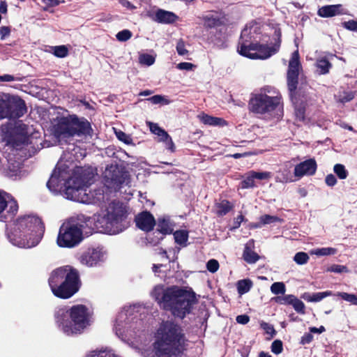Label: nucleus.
I'll return each mask as SVG.
<instances>
[{
  "mask_svg": "<svg viewBox=\"0 0 357 357\" xmlns=\"http://www.w3.org/2000/svg\"><path fill=\"white\" fill-rule=\"evenodd\" d=\"M91 174L81 167L70 169L59 162L47 186L54 193L63 192L67 199L82 203H96L104 199L100 190L91 197L86 192Z\"/></svg>",
  "mask_w": 357,
  "mask_h": 357,
  "instance_id": "obj_1",
  "label": "nucleus"
},
{
  "mask_svg": "<svg viewBox=\"0 0 357 357\" xmlns=\"http://www.w3.org/2000/svg\"><path fill=\"white\" fill-rule=\"evenodd\" d=\"M260 26L256 22L247 25L242 31L238 46V52L252 59H266L275 54L280 46L281 31L276 29L272 39L260 36Z\"/></svg>",
  "mask_w": 357,
  "mask_h": 357,
  "instance_id": "obj_2",
  "label": "nucleus"
},
{
  "mask_svg": "<svg viewBox=\"0 0 357 357\" xmlns=\"http://www.w3.org/2000/svg\"><path fill=\"white\" fill-rule=\"evenodd\" d=\"M44 231L40 218L35 215H24L17 218L9 226L7 236L15 246L31 248L39 243Z\"/></svg>",
  "mask_w": 357,
  "mask_h": 357,
  "instance_id": "obj_3",
  "label": "nucleus"
},
{
  "mask_svg": "<svg viewBox=\"0 0 357 357\" xmlns=\"http://www.w3.org/2000/svg\"><path fill=\"white\" fill-rule=\"evenodd\" d=\"M152 296L161 307L170 310L175 317L181 319L190 312L192 305L196 302L194 292L176 286L167 289L161 286L155 287Z\"/></svg>",
  "mask_w": 357,
  "mask_h": 357,
  "instance_id": "obj_4",
  "label": "nucleus"
},
{
  "mask_svg": "<svg viewBox=\"0 0 357 357\" xmlns=\"http://www.w3.org/2000/svg\"><path fill=\"white\" fill-rule=\"evenodd\" d=\"M55 321L59 328L66 335H78L91 325L93 313L82 304L66 306L56 311Z\"/></svg>",
  "mask_w": 357,
  "mask_h": 357,
  "instance_id": "obj_5",
  "label": "nucleus"
},
{
  "mask_svg": "<svg viewBox=\"0 0 357 357\" xmlns=\"http://www.w3.org/2000/svg\"><path fill=\"white\" fill-rule=\"evenodd\" d=\"M126 216V206L119 202H112L103 206L100 211L93 215V220L98 231L114 235L127 227L125 222Z\"/></svg>",
  "mask_w": 357,
  "mask_h": 357,
  "instance_id": "obj_6",
  "label": "nucleus"
},
{
  "mask_svg": "<svg viewBox=\"0 0 357 357\" xmlns=\"http://www.w3.org/2000/svg\"><path fill=\"white\" fill-rule=\"evenodd\" d=\"M183 343L180 328L171 321H166L158 330L154 349L160 357H176L182 351Z\"/></svg>",
  "mask_w": 357,
  "mask_h": 357,
  "instance_id": "obj_7",
  "label": "nucleus"
},
{
  "mask_svg": "<svg viewBox=\"0 0 357 357\" xmlns=\"http://www.w3.org/2000/svg\"><path fill=\"white\" fill-rule=\"evenodd\" d=\"M48 282L53 294L63 299L72 297L78 291L80 286L77 271L69 266L54 270Z\"/></svg>",
  "mask_w": 357,
  "mask_h": 357,
  "instance_id": "obj_8",
  "label": "nucleus"
},
{
  "mask_svg": "<svg viewBox=\"0 0 357 357\" xmlns=\"http://www.w3.org/2000/svg\"><path fill=\"white\" fill-rule=\"evenodd\" d=\"M91 127L88 121L75 115L57 118L53 124V132L59 139L74 136L90 135Z\"/></svg>",
  "mask_w": 357,
  "mask_h": 357,
  "instance_id": "obj_9",
  "label": "nucleus"
},
{
  "mask_svg": "<svg viewBox=\"0 0 357 357\" xmlns=\"http://www.w3.org/2000/svg\"><path fill=\"white\" fill-rule=\"evenodd\" d=\"M267 93H261L252 98L250 102V109L254 113L278 119L282 114L280 97L278 92L272 89L267 90Z\"/></svg>",
  "mask_w": 357,
  "mask_h": 357,
  "instance_id": "obj_10",
  "label": "nucleus"
},
{
  "mask_svg": "<svg viewBox=\"0 0 357 357\" xmlns=\"http://www.w3.org/2000/svg\"><path fill=\"white\" fill-rule=\"evenodd\" d=\"M82 240V225L75 220H69L61 226L56 243L61 248H72L78 245Z\"/></svg>",
  "mask_w": 357,
  "mask_h": 357,
  "instance_id": "obj_11",
  "label": "nucleus"
},
{
  "mask_svg": "<svg viewBox=\"0 0 357 357\" xmlns=\"http://www.w3.org/2000/svg\"><path fill=\"white\" fill-rule=\"evenodd\" d=\"M26 112L24 101L17 96L0 94V119H15Z\"/></svg>",
  "mask_w": 357,
  "mask_h": 357,
  "instance_id": "obj_12",
  "label": "nucleus"
},
{
  "mask_svg": "<svg viewBox=\"0 0 357 357\" xmlns=\"http://www.w3.org/2000/svg\"><path fill=\"white\" fill-rule=\"evenodd\" d=\"M137 308V306H129L124 307L116 316L114 321L113 330L115 334L122 340H130L135 333L130 328L132 327L131 322L134 321L135 317H130Z\"/></svg>",
  "mask_w": 357,
  "mask_h": 357,
  "instance_id": "obj_13",
  "label": "nucleus"
},
{
  "mask_svg": "<svg viewBox=\"0 0 357 357\" xmlns=\"http://www.w3.org/2000/svg\"><path fill=\"white\" fill-rule=\"evenodd\" d=\"M107 258V252L102 247L89 248L83 252L79 257V263L89 268L97 267L104 263Z\"/></svg>",
  "mask_w": 357,
  "mask_h": 357,
  "instance_id": "obj_14",
  "label": "nucleus"
},
{
  "mask_svg": "<svg viewBox=\"0 0 357 357\" xmlns=\"http://www.w3.org/2000/svg\"><path fill=\"white\" fill-rule=\"evenodd\" d=\"M301 69L299 54L296 50L291 54L287 70V84L291 92L294 91L297 87L298 75Z\"/></svg>",
  "mask_w": 357,
  "mask_h": 357,
  "instance_id": "obj_15",
  "label": "nucleus"
},
{
  "mask_svg": "<svg viewBox=\"0 0 357 357\" xmlns=\"http://www.w3.org/2000/svg\"><path fill=\"white\" fill-rule=\"evenodd\" d=\"M104 177L105 185L109 188L116 190L125 182L126 175L122 173L118 167L111 165L106 168Z\"/></svg>",
  "mask_w": 357,
  "mask_h": 357,
  "instance_id": "obj_16",
  "label": "nucleus"
},
{
  "mask_svg": "<svg viewBox=\"0 0 357 357\" xmlns=\"http://www.w3.org/2000/svg\"><path fill=\"white\" fill-rule=\"evenodd\" d=\"M317 167V162L312 158L301 162L294 167V176L299 179L305 176L314 175L316 172Z\"/></svg>",
  "mask_w": 357,
  "mask_h": 357,
  "instance_id": "obj_17",
  "label": "nucleus"
},
{
  "mask_svg": "<svg viewBox=\"0 0 357 357\" xmlns=\"http://www.w3.org/2000/svg\"><path fill=\"white\" fill-rule=\"evenodd\" d=\"M136 225L140 229L149 231L153 229L155 225L153 216L147 211H144L135 217Z\"/></svg>",
  "mask_w": 357,
  "mask_h": 357,
  "instance_id": "obj_18",
  "label": "nucleus"
},
{
  "mask_svg": "<svg viewBox=\"0 0 357 357\" xmlns=\"http://www.w3.org/2000/svg\"><path fill=\"white\" fill-rule=\"evenodd\" d=\"M8 206V212L15 215L18 211V204L13 197L8 193L0 190V213Z\"/></svg>",
  "mask_w": 357,
  "mask_h": 357,
  "instance_id": "obj_19",
  "label": "nucleus"
},
{
  "mask_svg": "<svg viewBox=\"0 0 357 357\" xmlns=\"http://www.w3.org/2000/svg\"><path fill=\"white\" fill-rule=\"evenodd\" d=\"M29 128L22 122L15 123L13 130V139L18 144H25L28 142Z\"/></svg>",
  "mask_w": 357,
  "mask_h": 357,
  "instance_id": "obj_20",
  "label": "nucleus"
},
{
  "mask_svg": "<svg viewBox=\"0 0 357 357\" xmlns=\"http://www.w3.org/2000/svg\"><path fill=\"white\" fill-rule=\"evenodd\" d=\"M153 21L160 24H172L176 22L178 17L172 12L158 9L152 15Z\"/></svg>",
  "mask_w": 357,
  "mask_h": 357,
  "instance_id": "obj_21",
  "label": "nucleus"
},
{
  "mask_svg": "<svg viewBox=\"0 0 357 357\" xmlns=\"http://www.w3.org/2000/svg\"><path fill=\"white\" fill-rule=\"evenodd\" d=\"M344 13L341 4L324 6L318 10V15L322 17H331Z\"/></svg>",
  "mask_w": 357,
  "mask_h": 357,
  "instance_id": "obj_22",
  "label": "nucleus"
},
{
  "mask_svg": "<svg viewBox=\"0 0 357 357\" xmlns=\"http://www.w3.org/2000/svg\"><path fill=\"white\" fill-rule=\"evenodd\" d=\"M253 248L254 241L252 240H250L245 244V249L243 251V259L249 264H254L256 261H257L259 259V255L252 250Z\"/></svg>",
  "mask_w": 357,
  "mask_h": 357,
  "instance_id": "obj_23",
  "label": "nucleus"
},
{
  "mask_svg": "<svg viewBox=\"0 0 357 357\" xmlns=\"http://www.w3.org/2000/svg\"><path fill=\"white\" fill-rule=\"evenodd\" d=\"M197 118L202 123L208 126H224L227 125V122L223 119L211 116L204 113L199 114Z\"/></svg>",
  "mask_w": 357,
  "mask_h": 357,
  "instance_id": "obj_24",
  "label": "nucleus"
},
{
  "mask_svg": "<svg viewBox=\"0 0 357 357\" xmlns=\"http://www.w3.org/2000/svg\"><path fill=\"white\" fill-rule=\"evenodd\" d=\"M157 225L158 230L162 234H169L172 233L174 228V224L168 217L159 218Z\"/></svg>",
  "mask_w": 357,
  "mask_h": 357,
  "instance_id": "obj_25",
  "label": "nucleus"
},
{
  "mask_svg": "<svg viewBox=\"0 0 357 357\" xmlns=\"http://www.w3.org/2000/svg\"><path fill=\"white\" fill-rule=\"evenodd\" d=\"M332 295L333 294L331 291L317 292L313 294L305 292L301 296V298L307 302H319L324 298Z\"/></svg>",
  "mask_w": 357,
  "mask_h": 357,
  "instance_id": "obj_26",
  "label": "nucleus"
},
{
  "mask_svg": "<svg viewBox=\"0 0 357 357\" xmlns=\"http://www.w3.org/2000/svg\"><path fill=\"white\" fill-rule=\"evenodd\" d=\"M317 72L320 75H326L329 73L330 69L332 68V64L330 63L328 59L322 56L317 59L316 64Z\"/></svg>",
  "mask_w": 357,
  "mask_h": 357,
  "instance_id": "obj_27",
  "label": "nucleus"
},
{
  "mask_svg": "<svg viewBox=\"0 0 357 357\" xmlns=\"http://www.w3.org/2000/svg\"><path fill=\"white\" fill-rule=\"evenodd\" d=\"M204 25L207 27H215L221 23L220 15L216 13H210L203 17Z\"/></svg>",
  "mask_w": 357,
  "mask_h": 357,
  "instance_id": "obj_28",
  "label": "nucleus"
},
{
  "mask_svg": "<svg viewBox=\"0 0 357 357\" xmlns=\"http://www.w3.org/2000/svg\"><path fill=\"white\" fill-rule=\"evenodd\" d=\"M58 58H64L68 55L69 49L66 45L50 46L46 50Z\"/></svg>",
  "mask_w": 357,
  "mask_h": 357,
  "instance_id": "obj_29",
  "label": "nucleus"
},
{
  "mask_svg": "<svg viewBox=\"0 0 357 357\" xmlns=\"http://www.w3.org/2000/svg\"><path fill=\"white\" fill-rule=\"evenodd\" d=\"M156 54L141 53L139 55V63L142 65L150 66L155 61Z\"/></svg>",
  "mask_w": 357,
  "mask_h": 357,
  "instance_id": "obj_30",
  "label": "nucleus"
},
{
  "mask_svg": "<svg viewBox=\"0 0 357 357\" xmlns=\"http://www.w3.org/2000/svg\"><path fill=\"white\" fill-rule=\"evenodd\" d=\"M252 282L249 279L239 280L237 282V289L239 294H244L250 291Z\"/></svg>",
  "mask_w": 357,
  "mask_h": 357,
  "instance_id": "obj_31",
  "label": "nucleus"
},
{
  "mask_svg": "<svg viewBox=\"0 0 357 357\" xmlns=\"http://www.w3.org/2000/svg\"><path fill=\"white\" fill-rule=\"evenodd\" d=\"M337 252V250L333 248H321L312 250L310 254L317 256H329L333 255Z\"/></svg>",
  "mask_w": 357,
  "mask_h": 357,
  "instance_id": "obj_32",
  "label": "nucleus"
},
{
  "mask_svg": "<svg viewBox=\"0 0 357 357\" xmlns=\"http://www.w3.org/2000/svg\"><path fill=\"white\" fill-rule=\"evenodd\" d=\"M231 208V206L230 205V203L227 200H222L216 204V212L219 215H225L230 211Z\"/></svg>",
  "mask_w": 357,
  "mask_h": 357,
  "instance_id": "obj_33",
  "label": "nucleus"
},
{
  "mask_svg": "<svg viewBox=\"0 0 357 357\" xmlns=\"http://www.w3.org/2000/svg\"><path fill=\"white\" fill-rule=\"evenodd\" d=\"M333 172L340 180H344L349 175L348 171L344 165L342 164H336L333 167Z\"/></svg>",
  "mask_w": 357,
  "mask_h": 357,
  "instance_id": "obj_34",
  "label": "nucleus"
},
{
  "mask_svg": "<svg viewBox=\"0 0 357 357\" xmlns=\"http://www.w3.org/2000/svg\"><path fill=\"white\" fill-rule=\"evenodd\" d=\"M255 185V178L252 171L249 172L245 179L241 182V188L243 189L250 188H254Z\"/></svg>",
  "mask_w": 357,
  "mask_h": 357,
  "instance_id": "obj_35",
  "label": "nucleus"
},
{
  "mask_svg": "<svg viewBox=\"0 0 357 357\" xmlns=\"http://www.w3.org/2000/svg\"><path fill=\"white\" fill-rule=\"evenodd\" d=\"M174 237L176 243L185 245L188 241V234L185 230H178L174 233Z\"/></svg>",
  "mask_w": 357,
  "mask_h": 357,
  "instance_id": "obj_36",
  "label": "nucleus"
},
{
  "mask_svg": "<svg viewBox=\"0 0 357 357\" xmlns=\"http://www.w3.org/2000/svg\"><path fill=\"white\" fill-rule=\"evenodd\" d=\"M86 357H118L111 351L107 350H96L89 353Z\"/></svg>",
  "mask_w": 357,
  "mask_h": 357,
  "instance_id": "obj_37",
  "label": "nucleus"
},
{
  "mask_svg": "<svg viewBox=\"0 0 357 357\" xmlns=\"http://www.w3.org/2000/svg\"><path fill=\"white\" fill-rule=\"evenodd\" d=\"M148 101L151 102L152 104H162V105H169L171 102V100L167 99L166 97L161 95H155L147 99Z\"/></svg>",
  "mask_w": 357,
  "mask_h": 357,
  "instance_id": "obj_38",
  "label": "nucleus"
},
{
  "mask_svg": "<svg viewBox=\"0 0 357 357\" xmlns=\"http://www.w3.org/2000/svg\"><path fill=\"white\" fill-rule=\"evenodd\" d=\"M335 97L338 102L344 103L351 100L354 96L351 92L342 91L340 92Z\"/></svg>",
  "mask_w": 357,
  "mask_h": 357,
  "instance_id": "obj_39",
  "label": "nucleus"
},
{
  "mask_svg": "<svg viewBox=\"0 0 357 357\" xmlns=\"http://www.w3.org/2000/svg\"><path fill=\"white\" fill-rule=\"evenodd\" d=\"M271 291L273 294H284L286 291L285 285L283 282H277L272 284L271 287Z\"/></svg>",
  "mask_w": 357,
  "mask_h": 357,
  "instance_id": "obj_40",
  "label": "nucleus"
},
{
  "mask_svg": "<svg viewBox=\"0 0 357 357\" xmlns=\"http://www.w3.org/2000/svg\"><path fill=\"white\" fill-rule=\"evenodd\" d=\"M294 260L297 264L303 265L308 261L309 256L304 252H299L295 255Z\"/></svg>",
  "mask_w": 357,
  "mask_h": 357,
  "instance_id": "obj_41",
  "label": "nucleus"
},
{
  "mask_svg": "<svg viewBox=\"0 0 357 357\" xmlns=\"http://www.w3.org/2000/svg\"><path fill=\"white\" fill-rule=\"evenodd\" d=\"M336 295L351 304L357 305V296L354 294L345 292H338Z\"/></svg>",
  "mask_w": 357,
  "mask_h": 357,
  "instance_id": "obj_42",
  "label": "nucleus"
},
{
  "mask_svg": "<svg viewBox=\"0 0 357 357\" xmlns=\"http://www.w3.org/2000/svg\"><path fill=\"white\" fill-rule=\"evenodd\" d=\"M132 33L128 29H124L117 33L116 37L119 41L125 42L128 40L132 37Z\"/></svg>",
  "mask_w": 357,
  "mask_h": 357,
  "instance_id": "obj_43",
  "label": "nucleus"
},
{
  "mask_svg": "<svg viewBox=\"0 0 357 357\" xmlns=\"http://www.w3.org/2000/svg\"><path fill=\"white\" fill-rule=\"evenodd\" d=\"M115 134H116V137L120 141L124 142L125 144H132V139L130 135L126 134L125 132H123L121 130H119V131L116 130Z\"/></svg>",
  "mask_w": 357,
  "mask_h": 357,
  "instance_id": "obj_44",
  "label": "nucleus"
},
{
  "mask_svg": "<svg viewBox=\"0 0 357 357\" xmlns=\"http://www.w3.org/2000/svg\"><path fill=\"white\" fill-rule=\"evenodd\" d=\"M176 49L177 53L180 56H185L188 54V50L185 48V43L182 39L178 40Z\"/></svg>",
  "mask_w": 357,
  "mask_h": 357,
  "instance_id": "obj_45",
  "label": "nucleus"
},
{
  "mask_svg": "<svg viewBox=\"0 0 357 357\" xmlns=\"http://www.w3.org/2000/svg\"><path fill=\"white\" fill-rule=\"evenodd\" d=\"M278 220H280V219L278 217L270 215H264L259 218V221L261 223V225L271 224Z\"/></svg>",
  "mask_w": 357,
  "mask_h": 357,
  "instance_id": "obj_46",
  "label": "nucleus"
},
{
  "mask_svg": "<svg viewBox=\"0 0 357 357\" xmlns=\"http://www.w3.org/2000/svg\"><path fill=\"white\" fill-rule=\"evenodd\" d=\"M292 306L294 309L300 314H305V305L304 303L299 300L298 298H296Z\"/></svg>",
  "mask_w": 357,
  "mask_h": 357,
  "instance_id": "obj_47",
  "label": "nucleus"
},
{
  "mask_svg": "<svg viewBox=\"0 0 357 357\" xmlns=\"http://www.w3.org/2000/svg\"><path fill=\"white\" fill-rule=\"evenodd\" d=\"M206 268L211 273H215L219 268V263L216 259H210L206 264Z\"/></svg>",
  "mask_w": 357,
  "mask_h": 357,
  "instance_id": "obj_48",
  "label": "nucleus"
},
{
  "mask_svg": "<svg viewBox=\"0 0 357 357\" xmlns=\"http://www.w3.org/2000/svg\"><path fill=\"white\" fill-rule=\"evenodd\" d=\"M260 326L262 329H264L266 333L270 335L271 337H273L275 335V331L273 326L266 322L261 321L260 323Z\"/></svg>",
  "mask_w": 357,
  "mask_h": 357,
  "instance_id": "obj_49",
  "label": "nucleus"
},
{
  "mask_svg": "<svg viewBox=\"0 0 357 357\" xmlns=\"http://www.w3.org/2000/svg\"><path fill=\"white\" fill-rule=\"evenodd\" d=\"M330 272L341 273H346L348 271L347 268L342 265L333 264L328 268Z\"/></svg>",
  "mask_w": 357,
  "mask_h": 357,
  "instance_id": "obj_50",
  "label": "nucleus"
},
{
  "mask_svg": "<svg viewBox=\"0 0 357 357\" xmlns=\"http://www.w3.org/2000/svg\"><path fill=\"white\" fill-rule=\"evenodd\" d=\"M296 298V297L294 296V295H285L282 298H278L277 301L280 304H288L292 305Z\"/></svg>",
  "mask_w": 357,
  "mask_h": 357,
  "instance_id": "obj_51",
  "label": "nucleus"
},
{
  "mask_svg": "<svg viewBox=\"0 0 357 357\" xmlns=\"http://www.w3.org/2000/svg\"><path fill=\"white\" fill-rule=\"evenodd\" d=\"M176 68L181 70L191 71L195 68V66L189 62H181L176 65Z\"/></svg>",
  "mask_w": 357,
  "mask_h": 357,
  "instance_id": "obj_52",
  "label": "nucleus"
},
{
  "mask_svg": "<svg viewBox=\"0 0 357 357\" xmlns=\"http://www.w3.org/2000/svg\"><path fill=\"white\" fill-rule=\"evenodd\" d=\"M271 351L275 354H279L282 351V343L280 340H275L271 345Z\"/></svg>",
  "mask_w": 357,
  "mask_h": 357,
  "instance_id": "obj_53",
  "label": "nucleus"
},
{
  "mask_svg": "<svg viewBox=\"0 0 357 357\" xmlns=\"http://www.w3.org/2000/svg\"><path fill=\"white\" fill-rule=\"evenodd\" d=\"M252 173H253V175H254L255 179H258V180H268L271 176V172H257L252 171Z\"/></svg>",
  "mask_w": 357,
  "mask_h": 357,
  "instance_id": "obj_54",
  "label": "nucleus"
},
{
  "mask_svg": "<svg viewBox=\"0 0 357 357\" xmlns=\"http://www.w3.org/2000/svg\"><path fill=\"white\" fill-rule=\"evenodd\" d=\"M325 182L328 186L333 187L336 185L337 181L333 174H329L326 176Z\"/></svg>",
  "mask_w": 357,
  "mask_h": 357,
  "instance_id": "obj_55",
  "label": "nucleus"
},
{
  "mask_svg": "<svg viewBox=\"0 0 357 357\" xmlns=\"http://www.w3.org/2000/svg\"><path fill=\"white\" fill-rule=\"evenodd\" d=\"M296 119L299 121H305V109L302 107H296Z\"/></svg>",
  "mask_w": 357,
  "mask_h": 357,
  "instance_id": "obj_56",
  "label": "nucleus"
},
{
  "mask_svg": "<svg viewBox=\"0 0 357 357\" xmlns=\"http://www.w3.org/2000/svg\"><path fill=\"white\" fill-rule=\"evenodd\" d=\"M21 79L18 77H15L11 75H3L0 76V82H10L13 81H20Z\"/></svg>",
  "mask_w": 357,
  "mask_h": 357,
  "instance_id": "obj_57",
  "label": "nucleus"
},
{
  "mask_svg": "<svg viewBox=\"0 0 357 357\" xmlns=\"http://www.w3.org/2000/svg\"><path fill=\"white\" fill-rule=\"evenodd\" d=\"M344 26L351 31L357 30V22L354 20H349L344 23Z\"/></svg>",
  "mask_w": 357,
  "mask_h": 357,
  "instance_id": "obj_58",
  "label": "nucleus"
},
{
  "mask_svg": "<svg viewBox=\"0 0 357 357\" xmlns=\"http://www.w3.org/2000/svg\"><path fill=\"white\" fill-rule=\"evenodd\" d=\"M163 142L165 143V147L167 149L169 150L171 152L175 151V145H174L171 137H169L168 139H167Z\"/></svg>",
  "mask_w": 357,
  "mask_h": 357,
  "instance_id": "obj_59",
  "label": "nucleus"
},
{
  "mask_svg": "<svg viewBox=\"0 0 357 357\" xmlns=\"http://www.w3.org/2000/svg\"><path fill=\"white\" fill-rule=\"evenodd\" d=\"M10 29L8 26H1L0 28L1 39L4 40L7 36L10 35Z\"/></svg>",
  "mask_w": 357,
  "mask_h": 357,
  "instance_id": "obj_60",
  "label": "nucleus"
},
{
  "mask_svg": "<svg viewBox=\"0 0 357 357\" xmlns=\"http://www.w3.org/2000/svg\"><path fill=\"white\" fill-rule=\"evenodd\" d=\"M250 321V317L246 314H241L236 317V321L241 324H246Z\"/></svg>",
  "mask_w": 357,
  "mask_h": 357,
  "instance_id": "obj_61",
  "label": "nucleus"
},
{
  "mask_svg": "<svg viewBox=\"0 0 357 357\" xmlns=\"http://www.w3.org/2000/svg\"><path fill=\"white\" fill-rule=\"evenodd\" d=\"M148 125L150 128V130L153 134L157 135L158 132H161V128H160L157 123L148 122Z\"/></svg>",
  "mask_w": 357,
  "mask_h": 357,
  "instance_id": "obj_62",
  "label": "nucleus"
},
{
  "mask_svg": "<svg viewBox=\"0 0 357 357\" xmlns=\"http://www.w3.org/2000/svg\"><path fill=\"white\" fill-rule=\"evenodd\" d=\"M244 217L242 215H238L234 222V226L232 229H237L240 227L241 222L243 221Z\"/></svg>",
  "mask_w": 357,
  "mask_h": 357,
  "instance_id": "obj_63",
  "label": "nucleus"
},
{
  "mask_svg": "<svg viewBox=\"0 0 357 357\" xmlns=\"http://www.w3.org/2000/svg\"><path fill=\"white\" fill-rule=\"evenodd\" d=\"M160 137V141L164 142L167 139H168L170 136L168 133L163 129L161 128V132H158L157 135Z\"/></svg>",
  "mask_w": 357,
  "mask_h": 357,
  "instance_id": "obj_64",
  "label": "nucleus"
}]
</instances>
